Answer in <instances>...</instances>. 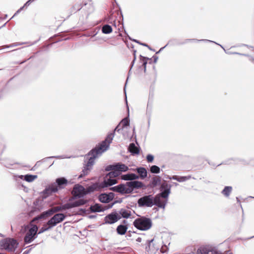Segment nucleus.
<instances>
[{
    "mask_svg": "<svg viewBox=\"0 0 254 254\" xmlns=\"http://www.w3.org/2000/svg\"><path fill=\"white\" fill-rule=\"evenodd\" d=\"M104 210L105 209H104L103 206L99 203H95L94 205H91L88 209L89 212L92 213L103 212Z\"/></svg>",
    "mask_w": 254,
    "mask_h": 254,
    "instance_id": "5701e85b",
    "label": "nucleus"
},
{
    "mask_svg": "<svg viewBox=\"0 0 254 254\" xmlns=\"http://www.w3.org/2000/svg\"><path fill=\"white\" fill-rule=\"evenodd\" d=\"M172 178L173 179V180H176L179 182H184L183 176L174 175V176H172Z\"/></svg>",
    "mask_w": 254,
    "mask_h": 254,
    "instance_id": "c03bdc74",
    "label": "nucleus"
},
{
    "mask_svg": "<svg viewBox=\"0 0 254 254\" xmlns=\"http://www.w3.org/2000/svg\"><path fill=\"white\" fill-rule=\"evenodd\" d=\"M86 200L83 199H80L73 202H67L63 204L64 209V210H65L74 207H78L86 204Z\"/></svg>",
    "mask_w": 254,
    "mask_h": 254,
    "instance_id": "ddd939ff",
    "label": "nucleus"
},
{
    "mask_svg": "<svg viewBox=\"0 0 254 254\" xmlns=\"http://www.w3.org/2000/svg\"><path fill=\"white\" fill-rule=\"evenodd\" d=\"M128 170V167L121 163H116V170L110 172L109 173V175H113L114 177H119L121 175L122 172H126Z\"/></svg>",
    "mask_w": 254,
    "mask_h": 254,
    "instance_id": "f8f14e48",
    "label": "nucleus"
},
{
    "mask_svg": "<svg viewBox=\"0 0 254 254\" xmlns=\"http://www.w3.org/2000/svg\"><path fill=\"white\" fill-rule=\"evenodd\" d=\"M113 29L111 25L109 24L104 25L102 28V32L104 34H108L112 32Z\"/></svg>",
    "mask_w": 254,
    "mask_h": 254,
    "instance_id": "f704fd0d",
    "label": "nucleus"
},
{
    "mask_svg": "<svg viewBox=\"0 0 254 254\" xmlns=\"http://www.w3.org/2000/svg\"><path fill=\"white\" fill-rule=\"evenodd\" d=\"M169 198L164 197L160 194H157L154 196L155 205L158 208L165 209Z\"/></svg>",
    "mask_w": 254,
    "mask_h": 254,
    "instance_id": "9b49d317",
    "label": "nucleus"
},
{
    "mask_svg": "<svg viewBox=\"0 0 254 254\" xmlns=\"http://www.w3.org/2000/svg\"><path fill=\"white\" fill-rule=\"evenodd\" d=\"M232 190V187L231 186H226L221 191V193L226 197L229 196Z\"/></svg>",
    "mask_w": 254,
    "mask_h": 254,
    "instance_id": "72a5a7b5",
    "label": "nucleus"
},
{
    "mask_svg": "<svg viewBox=\"0 0 254 254\" xmlns=\"http://www.w3.org/2000/svg\"><path fill=\"white\" fill-rule=\"evenodd\" d=\"M127 226L123 224H120L117 227L116 231L119 235H124L127 232Z\"/></svg>",
    "mask_w": 254,
    "mask_h": 254,
    "instance_id": "2f4dec72",
    "label": "nucleus"
},
{
    "mask_svg": "<svg viewBox=\"0 0 254 254\" xmlns=\"http://www.w3.org/2000/svg\"><path fill=\"white\" fill-rule=\"evenodd\" d=\"M136 183H134V180L127 182L125 185L126 194L131 193L134 189H136Z\"/></svg>",
    "mask_w": 254,
    "mask_h": 254,
    "instance_id": "4be33fe9",
    "label": "nucleus"
},
{
    "mask_svg": "<svg viewBox=\"0 0 254 254\" xmlns=\"http://www.w3.org/2000/svg\"><path fill=\"white\" fill-rule=\"evenodd\" d=\"M147 174H148V172H147V170L145 168H144V169H143L144 179H145V178H146L147 177Z\"/></svg>",
    "mask_w": 254,
    "mask_h": 254,
    "instance_id": "13d9d810",
    "label": "nucleus"
},
{
    "mask_svg": "<svg viewBox=\"0 0 254 254\" xmlns=\"http://www.w3.org/2000/svg\"><path fill=\"white\" fill-rule=\"evenodd\" d=\"M121 219V216L116 210L107 215L104 218L105 224H113Z\"/></svg>",
    "mask_w": 254,
    "mask_h": 254,
    "instance_id": "9d476101",
    "label": "nucleus"
},
{
    "mask_svg": "<svg viewBox=\"0 0 254 254\" xmlns=\"http://www.w3.org/2000/svg\"><path fill=\"white\" fill-rule=\"evenodd\" d=\"M134 183H136V189H139L143 188V183L141 182L134 180Z\"/></svg>",
    "mask_w": 254,
    "mask_h": 254,
    "instance_id": "3c124183",
    "label": "nucleus"
},
{
    "mask_svg": "<svg viewBox=\"0 0 254 254\" xmlns=\"http://www.w3.org/2000/svg\"><path fill=\"white\" fill-rule=\"evenodd\" d=\"M84 7L83 2L82 3H76L70 9L71 13H75L76 11L80 10L82 8Z\"/></svg>",
    "mask_w": 254,
    "mask_h": 254,
    "instance_id": "473e14b6",
    "label": "nucleus"
},
{
    "mask_svg": "<svg viewBox=\"0 0 254 254\" xmlns=\"http://www.w3.org/2000/svg\"><path fill=\"white\" fill-rule=\"evenodd\" d=\"M52 228V227L50 224H48V222L45 224L40 229L38 234H40L44 233V232L48 231Z\"/></svg>",
    "mask_w": 254,
    "mask_h": 254,
    "instance_id": "4c0bfd02",
    "label": "nucleus"
},
{
    "mask_svg": "<svg viewBox=\"0 0 254 254\" xmlns=\"http://www.w3.org/2000/svg\"><path fill=\"white\" fill-rule=\"evenodd\" d=\"M144 206L151 207L155 205L154 197L151 195H144L143 198Z\"/></svg>",
    "mask_w": 254,
    "mask_h": 254,
    "instance_id": "aec40b11",
    "label": "nucleus"
},
{
    "mask_svg": "<svg viewBox=\"0 0 254 254\" xmlns=\"http://www.w3.org/2000/svg\"><path fill=\"white\" fill-rule=\"evenodd\" d=\"M70 157H66V156H53L50 157H46L40 161H37L34 166L32 169V170H35V168H37L40 166L42 162H45L49 159L56 158V159H64V158H69Z\"/></svg>",
    "mask_w": 254,
    "mask_h": 254,
    "instance_id": "412c9836",
    "label": "nucleus"
},
{
    "mask_svg": "<svg viewBox=\"0 0 254 254\" xmlns=\"http://www.w3.org/2000/svg\"><path fill=\"white\" fill-rule=\"evenodd\" d=\"M154 239H152L150 240H147L146 243V247L145 250L149 254V252L151 251H155L158 250V249H156L154 247V244L153 243L154 241Z\"/></svg>",
    "mask_w": 254,
    "mask_h": 254,
    "instance_id": "a878e982",
    "label": "nucleus"
},
{
    "mask_svg": "<svg viewBox=\"0 0 254 254\" xmlns=\"http://www.w3.org/2000/svg\"><path fill=\"white\" fill-rule=\"evenodd\" d=\"M58 189L54 188V186L51 184L48 187H46L42 191L43 197L46 198L53 193L57 192Z\"/></svg>",
    "mask_w": 254,
    "mask_h": 254,
    "instance_id": "6ab92c4d",
    "label": "nucleus"
},
{
    "mask_svg": "<svg viewBox=\"0 0 254 254\" xmlns=\"http://www.w3.org/2000/svg\"><path fill=\"white\" fill-rule=\"evenodd\" d=\"M34 0H28L24 3V6H25V8H27Z\"/></svg>",
    "mask_w": 254,
    "mask_h": 254,
    "instance_id": "6e6d98bb",
    "label": "nucleus"
},
{
    "mask_svg": "<svg viewBox=\"0 0 254 254\" xmlns=\"http://www.w3.org/2000/svg\"><path fill=\"white\" fill-rule=\"evenodd\" d=\"M38 227L36 225H33L28 230L24 237V242L25 244H28L31 243L38 236Z\"/></svg>",
    "mask_w": 254,
    "mask_h": 254,
    "instance_id": "423d86ee",
    "label": "nucleus"
},
{
    "mask_svg": "<svg viewBox=\"0 0 254 254\" xmlns=\"http://www.w3.org/2000/svg\"><path fill=\"white\" fill-rule=\"evenodd\" d=\"M200 41H204V42H211V43H215V44H217L216 42H214V41H211V40H207V39H201V40H197L196 39H186L185 41L184 42H183L182 44H185L188 42H200Z\"/></svg>",
    "mask_w": 254,
    "mask_h": 254,
    "instance_id": "e433bc0d",
    "label": "nucleus"
},
{
    "mask_svg": "<svg viewBox=\"0 0 254 254\" xmlns=\"http://www.w3.org/2000/svg\"><path fill=\"white\" fill-rule=\"evenodd\" d=\"M25 43H19V42H16V43H12L10 45H5V46H3L2 47V48H11V47H16V46H20V45H23Z\"/></svg>",
    "mask_w": 254,
    "mask_h": 254,
    "instance_id": "ea45409f",
    "label": "nucleus"
},
{
    "mask_svg": "<svg viewBox=\"0 0 254 254\" xmlns=\"http://www.w3.org/2000/svg\"><path fill=\"white\" fill-rule=\"evenodd\" d=\"M38 176L37 175H31V174H27L25 175H20L19 176V178L21 179L24 180L27 182H32L35 179H37Z\"/></svg>",
    "mask_w": 254,
    "mask_h": 254,
    "instance_id": "bb28decb",
    "label": "nucleus"
},
{
    "mask_svg": "<svg viewBox=\"0 0 254 254\" xmlns=\"http://www.w3.org/2000/svg\"><path fill=\"white\" fill-rule=\"evenodd\" d=\"M126 85H125V86L124 87V93L125 94V100H126V102L128 112H129V107H128L127 102V95H126Z\"/></svg>",
    "mask_w": 254,
    "mask_h": 254,
    "instance_id": "5fc2aeb1",
    "label": "nucleus"
},
{
    "mask_svg": "<svg viewBox=\"0 0 254 254\" xmlns=\"http://www.w3.org/2000/svg\"><path fill=\"white\" fill-rule=\"evenodd\" d=\"M31 249L32 248L24 251L22 254H28L30 252Z\"/></svg>",
    "mask_w": 254,
    "mask_h": 254,
    "instance_id": "338daca9",
    "label": "nucleus"
},
{
    "mask_svg": "<svg viewBox=\"0 0 254 254\" xmlns=\"http://www.w3.org/2000/svg\"><path fill=\"white\" fill-rule=\"evenodd\" d=\"M124 128H122V127H121V124L120 123L118 125V126L115 128V129L113 130L112 132H114V134H115V132L117 131L118 132L120 133V131L123 130Z\"/></svg>",
    "mask_w": 254,
    "mask_h": 254,
    "instance_id": "09e8293b",
    "label": "nucleus"
},
{
    "mask_svg": "<svg viewBox=\"0 0 254 254\" xmlns=\"http://www.w3.org/2000/svg\"><path fill=\"white\" fill-rule=\"evenodd\" d=\"M248 57L250 58V59H249L250 61L251 62H252L253 63H254V58H253V57H251V56H250L249 55V56H248Z\"/></svg>",
    "mask_w": 254,
    "mask_h": 254,
    "instance_id": "774afa93",
    "label": "nucleus"
},
{
    "mask_svg": "<svg viewBox=\"0 0 254 254\" xmlns=\"http://www.w3.org/2000/svg\"><path fill=\"white\" fill-rule=\"evenodd\" d=\"M183 177H184V182L190 180L191 178V176H190V175L187 176H183Z\"/></svg>",
    "mask_w": 254,
    "mask_h": 254,
    "instance_id": "680f3d73",
    "label": "nucleus"
},
{
    "mask_svg": "<svg viewBox=\"0 0 254 254\" xmlns=\"http://www.w3.org/2000/svg\"><path fill=\"white\" fill-rule=\"evenodd\" d=\"M196 254H223L216 247L210 245H206L199 247L197 251ZM224 254H232L230 250L227 251Z\"/></svg>",
    "mask_w": 254,
    "mask_h": 254,
    "instance_id": "39448f33",
    "label": "nucleus"
},
{
    "mask_svg": "<svg viewBox=\"0 0 254 254\" xmlns=\"http://www.w3.org/2000/svg\"><path fill=\"white\" fill-rule=\"evenodd\" d=\"M128 39L132 41H134V42L141 45H143V42H141L137 40L132 39L131 37H130L129 36H128Z\"/></svg>",
    "mask_w": 254,
    "mask_h": 254,
    "instance_id": "4d7b16f0",
    "label": "nucleus"
},
{
    "mask_svg": "<svg viewBox=\"0 0 254 254\" xmlns=\"http://www.w3.org/2000/svg\"><path fill=\"white\" fill-rule=\"evenodd\" d=\"M228 162H229V161H223L222 163H221L220 164H218L217 166H219L221 165L222 164H229V163Z\"/></svg>",
    "mask_w": 254,
    "mask_h": 254,
    "instance_id": "69168bd1",
    "label": "nucleus"
},
{
    "mask_svg": "<svg viewBox=\"0 0 254 254\" xmlns=\"http://www.w3.org/2000/svg\"><path fill=\"white\" fill-rule=\"evenodd\" d=\"M135 53H136V51L134 50V51H133V57H133V59L132 61L131 62L130 65V69L128 71V75L130 74L131 69L132 67H133L134 62H135V61L136 60Z\"/></svg>",
    "mask_w": 254,
    "mask_h": 254,
    "instance_id": "a18cd8bd",
    "label": "nucleus"
},
{
    "mask_svg": "<svg viewBox=\"0 0 254 254\" xmlns=\"http://www.w3.org/2000/svg\"><path fill=\"white\" fill-rule=\"evenodd\" d=\"M162 182L161 177L160 176L155 175L151 178L148 186L150 188H154L157 186H160Z\"/></svg>",
    "mask_w": 254,
    "mask_h": 254,
    "instance_id": "a211bd4d",
    "label": "nucleus"
},
{
    "mask_svg": "<svg viewBox=\"0 0 254 254\" xmlns=\"http://www.w3.org/2000/svg\"><path fill=\"white\" fill-rule=\"evenodd\" d=\"M144 47H147L150 50L155 51L154 50L152 49L148 45L144 43Z\"/></svg>",
    "mask_w": 254,
    "mask_h": 254,
    "instance_id": "e2e57ef3",
    "label": "nucleus"
},
{
    "mask_svg": "<svg viewBox=\"0 0 254 254\" xmlns=\"http://www.w3.org/2000/svg\"><path fill=\"white\" fill-rule=\"evenodd\" d=\"M234 55H241V56H249V55H247V54H241V53H238V52H233Z\"/></svg>",
    "mask_w": 254,
    "mask_h": 254,
    "instance_id": "bf43d9fd",
    "label": "nucleus"
},
{
    "mask_svg": "<svg viewBox=\"0 0 254 254\" xmlns=\"http://www.w3.org/2000/svg\"><path fill=\"white\" fill-rule=\"evenodd\" d=\"M118 201H115L113 203H110V204H108L106 206H103V207H104V209H105V210H106V209H109V208H112L113 205L116 203H118Z\"/></svg>",
    "mask_w": 254,
    "mask_h": 254,
    "instance_id": "8fccbe9b",
    "label": "nucleus"
},
{
    "mask_svg": "<svg viewBox=\"0 0 254 254\" xmlns=\"http://www.w3.org/2000/svg\"><path fill=\"white\" fill-rule=\"evenodd\" d=\"M54 188L59 190L64 189L68 184L67 180L64 177H60L56 179L55 182L52 183Z\"/></svg>",
    "mask_w": 254,
    "mask_h": 254,
    "instance_id": "4468645a",
    "label": "nucleus"
},
{
    "mask_svg": "<svg viewBox=\"0 0 254 254\" xmlns=\"http://www.w3.org/2000/svg\"><path fill=\"white\" fill-rule=\"evenodd\" d=\"M153 98V93L150 91L149 95V99L148 102L147 103V108H146V116L147 118V122H148V129L149 127L150 124V120L152 113V106L151 105V103H152Z\"/></svg>",
    "mask_w": 254,
    "mask_h": 254,
    "instance_id": "2eb2a0df",
    "label": "nucleus"
},
{
    "mask_svg": "<svg viewBox=\"0 0 254 254\" xmlns=\"http://www.w3.org/2000/svg\"><path fill=\"white\" fill-rule=\"evenodd\" d=\"M152 58L153 59V63H156L158 59V57L156 55H154Z\"/></svg>",
    "mask_w": 254,
    "mask_h": 254,
    "instance_id": "052dcab7",
    "label": "nucleus"
},
{
    "mask_svg": "<svg viewBox=\"0 0 254 254\" xmlns=\"http://www.w3.org/2000/svg\"><path fill=\"white\" fill-rule=\"evenodd\" d=\"M118 214L120 215L121 218H128L131 215V212L130 210L127 209L126 208H122L121 209L119 212H118Z\"/></svg>",
    "mask_w": 254,
    "mask_h": 254,
    "instance_id": "cd10ccee",
    "label": "nucleus"
},
{
    "mask_svg": "<svg viewBox=\"0 0 254 254\" xmlns=\"http://www.w3.org/2000/svg\"><path fill=\"white\" fill-rule=\"evenodd\" d=\"M148 61H149V64H151L152 63V58H149L147 57H144V72H145L146 70V64L148 63Z\"/></svg>",
    "mask_w": 254,
    "mask_h": 254,
    "instance_id": "79ce46f5",
    "label": "nucleus"
},
{
    "mask_svg": "<svg viewBox=\"0 0 254 254\" xmlns=\"http://www.w3.org/2000/svg\"><path fill=\"white\" fill-rule=\"evenodd\" d=\"M115 136L114 132H112L107 135L105 139L102 141L98 145L92 148L87 154L85 155V159L88 160L82 170L79 178H82L88 174L92 169V166L95 163V159L98 155H101L103 152L106 151L109 147L110 143L112 142Z\"/></svg>",
    "mask_w": 254,
    "mask_h": 254,
    "instance_id": "f257e3e1",
    "label": "nucleus"
},
{
    "mask_svg": "<svg viewBox=\"0 0 254 254\" xmlns=\"http://www.w3.org/2000/svg\"><path fill=\"white\" fill-rule=\"evenodd\" d=\"M66 217V215L63 213H57L48 221V224L51 225L53 228L59 223L62 222Z\"/></svg>",
    "mask_w": 254,
    "mask_h": 254,
    "instance_id": "1a4fd4ad",
    "label": "nucleus"
},
{
    "mask_svg": "<svg viewBox=\"0 0 254 254\" xmlns=\"http://www.w3.org/2000/svg\"><path fill=\"white\" fill-rule=\"evenodd\" d=\"M52 209L53 210L54 213H55L56 212H60V211H64L63 205H61L59 206L55 207L54 208H52Z\"/></svg>",
    "mask_w": 254,
    "mask_h": 254,
    "instance_id": "37998d69",
    "label": "nucleus"
},
{
    "mask_svg": "<svg viewBox=\"0 0 254 254\" xmlns=\"http://www.w3.org/2000/svg\"><path fill=\"white\" fill-rule=\"evenodd\" d=\"M149 172L152 174H159L160 172V168L158 166L153 165L150 166Z\"/></svg>",
    "mask_w": 254,
    "mask_h": 254,
    "instance_id": "c9c22d12",
    "label": "nucleus"
},
{
    "mask_svg": "<svg viewBox=\"0 0 254 254\" xmlns=\"http://www.w3.org/2000/svg\"><path fill=\"white\" fill-rule=\"evenodd\" d=\"M146 160L149 163H151L153 161L154 157L153 155L149 154L146 156Z\"/></svg>",
    "mask_w": 254,
    "mask_h": 254,
    "instance_id": "de8ad7c7",
    "label": "nucleus"
},
{
    "mask_svg": "<svg viewBox=\"0 0 254 254\" xmlns=\"http://www.w3.org/2000/svg\"><path fill=\"white\" fill-rule=\"evenodd\" d=\"M117 4L118 6V7H119V11H120V12L121 16V17H122V20H123V13H122V12L121 8V7H120V5H119L118 3H117Z\"/></svg>",
    "mask_w": 254,
    "mask_h": 254,
    "instance_id": "0e129e2a",
    "label": "nucleus"
},
{
    "mask_svg": "<svg viewBox=\"0 0 254 254\" xmlns=\"http://www.w3.org/2000/svg\"><path fill=\"white\" fill-rule=\"evenodd\" d=\"M122 124V128H125L129 126V120L128 118H125L120 123Z\"/></svg>",
    "mask_w": 254,
    "mask_h": 254,
    "instance_id": "58836bf2",
    "label": "nucleus"
},
{
    "mask_svg": "<svg viewBox=\"0 0 254 254\" xmlns=\"http://www.w3.org/2000/svg\"><path fill=\"white\" fill-rule=\"evenodd\" d=\"M128 151L131 154L135 155L139 153V149L134 143H130L128 147Z\"/></svg>",
    "mask_w": 254,
    "mask_h": 254,
    "instance_id": "7c9ffc66",
    "label": "nucleus"
},
{
    "mask_svg": "<svg viewBox=\"0 0 254 254\" xmlns=\"http://www.w3.org/2000/svg\"><path fill=\"white\" fill-rule=\"evenodd\" d=\"M109 190L115 192H119L121 194H126L125 185L124 184H121L117 186L112 187L110 188Z\"/></svg>",
    "mask_w": 254,
    "mask_h": 254,
    "instance_id": "b1692460",
    "label": "nucleus"
},
{
    "mask_svg": "<svg viewBox=\"0 0 254 254\" xmlns=\"http://www.w3.org/2000/svg\"><path fill=\"white\" fill-rule=\"evenodd\" d=\"M216 45H218L219 46H220L224 51V52H225L226 54H228V55H234L233 52H229V51H227L223 47V46H222L220 44H219L218 43L216 44Z\"/></svg>",
    "mask_w": 254,
    "mask_h": 254,
    "instance_id": "603ef678",
    "label": "nucleus"
},
{
    "mask_svg": "<svg viewBox=\"0 0 254 254\" xmlns=\"http://www.w3.org/2000/svg\"><path fill=\"white\" fill-rule=\"evenodd\" d=\"M172 186L168 184L166 180H163L162 184L160 186V192L158 193L164 197L169 198V194L171 193V189Z\"/></svg>",
    "mask_w": 254,
    "mask_h": 254,
    "instance_id": "6e6552de",
    "label": "nucleus"
},
{
    "mask_svg": "<svg viewBox=\"0 0 254 254\" xmlns=\"http://www.w3.org/2000/svg\"><path fill=\"white\" fill-rule=\"evenodd\" d=\"M137 202L139 206L143 207V196L139 198Z\"/></svg>",
    "mask_w": 254,
    "mask_h": 254,
    "instance_id": "864d4df0",
    "label": "nucleus"
},
{
    "mask_svg": "<svg viewBox=\"0 0 254 254\" xmlns=\"http://www.w3.org/2000/svg\"><path fill=\"white\" fill-rule=\"evenodd\" d=\"M19 245L18 241L12 238H6L0 241V248L8 252H14Z\"/></svg>",
    "mask_w": 254,
    "mask_h": 254,
    "instance_id": "7ed1b4c3",
    "label": "nucleus"
},
{
    "mask_svg": "<svg viewBox=\"0 0 254 254\" xmlns=\"http://www.w3.org/2000/svg\"><path fill=\"white\" fill-rule=\"evenodd\" d=\"M169 251V248L165 244H163L160 249V252L162 254L167 253Z\"/></svg>",
    "mask_w": 254,
    "mask_h": 254,
    "instance_id": "49530a36",
    "label": "nucleus"
},
{
    "mask_svg": "<svg viewBox=\"0 0 254 254\" xmlns=\"http://www.w3.org/2000/svg\"><path fill=\"white\" fill-rule=\"evenodd\" d=\"M136 170L139 176L134 173H128L126 174L122 175L121 179L123 180L129 181L135 180L138 178L143 179V167H139L137 168Z\"/></svg>",
    "mask_w": 254,
    "mask_h": 254,
    "instance_id": "0eeeda50",
    "label": "nucleus"
},
{
    "mask_svg": "<svg viewBox=\"0 0 254 254\" xmlns=\"http://www.w3.org/2000/svg\"><path fill=\"white\" fill-rule=\"evenodd\" d=\"M133 225L137 229L143 231V217L135 219Z\"/></svg>",
    "mask_w": 254,
    "mask_h": 254,
    "instance_id": "c756f323",
    "label": "nucleus"
},
{
    "mask_svg": "<svg viewBox=\"0 0 254 254\" xmlns=\"http://www.w3.org/2000/svg\"><path fill=\"white\" fill-rule=\"evenodd\" d=\"M113 175H109V173L104 178V180L101 183L96 182L92 185L90 189L91 191L96 190L101 191L104 188L111 187L117 183L116 178Z\"/></svg>",
    "mask_w": 254,
    "mask_h": 254,
    "instance_id": "f03ea898",
    "label": "nucleus"
},
{
    "mask_svg": "<svg viewBox=\"0 0 254 254\" xmlns=\"http://www.w3.org/2000/svg\"><path fill=\"white\" fill-rule=\"evenodd\" d=\"M92 187V185L86 188V189L84 188L82 185L79 184H76L74 186L73 194V197L69 199V200H72L74 199L81 198L83 197L85 195L90 194L96 190L91 191L90 189Z\"/></svg>",
    "mask_w": 254,
    "mask_h": 254,
    "instance_id": "20e7f679",
    "label": "nucleus"
},
{
    "mask_svg": "<svg viewBox=\"0 0 254 254\" xmlns=\"http://www.w3.org/2000/svg\"><path fill=\"white\" fill-rule=\"evenodd\" d=\"M152 225V220L150 218L144 216L143 218V230H149Z\"/></svg>",
    "mask_w": 254,
    "mask_h": 254,
    "instance_id": "c85d7f7f",
    "label": "nucleus"
},
{
    "mask_svg": "<svg viewBox=\"0 0 254 254\" xmlns=\"http://www.w3.org/2000/svg\"><path fill=\"white\" fill-rule=\"evenodd\" d=\"M115 194L110 192L109 193H101L98 196L99 200L102 203H107L113 200Z\"/></svg>",
    "mask_w": 254,
    "mask_h": 254,
    "instance_id": "dca6fc26",
    "label": "nucleus"
},
{
    "mask_svg": "<svg viewBox=\"0 0 254 254\" xmlns=\"http://www.w3.org/2000/svg\"><path fill=\"white\" fill-rule=\"evenodd\" d=\"M84 7L83 10H86L87 15L92 13L94 10V7L92 3L89 2L88 3L86 1L83 2Z\"/></svg>",
    "mask_w": 254,
    "mask_h": 254,
    "instance_id": "393cba45",
    "label": "nucleus"
},
{
    "mask_svg": "<svg viewBox=\"0 0 254 254\" xmlns=\"http://www.w3.org/2000/svg\"><path fill=\"white\" fill-rule=\"evenodd\" d=\"M53 214H54L53 210L52 208L49 209L46 211H45L43 212H42L39 215L36 216L34 218L33 221H38L41 219H45L47 218V217H49L51 216H52Z\"/></svg>",
    "mask_w": 254,
    "mask_h": 254,
    "instance_id": "f3484780",
    "label": "nucleus"
},
{
    "mask_svg": "<svg viewBox=\"0 0 254 254\" xmlns=\"http://www.w3.org/2000/svg\"><path fill=\"white\" fill-rule=\"evenodd\" d=\"M105 170L107 171H112L111 172L114 171V170H116V163L108 165L106 166Z\"/></svg>",
    "mask_w": 254,
    "mask_h": 254,
    "instance_id": "a19ab883",
    "label": "nucleus"
}]
</instances>
